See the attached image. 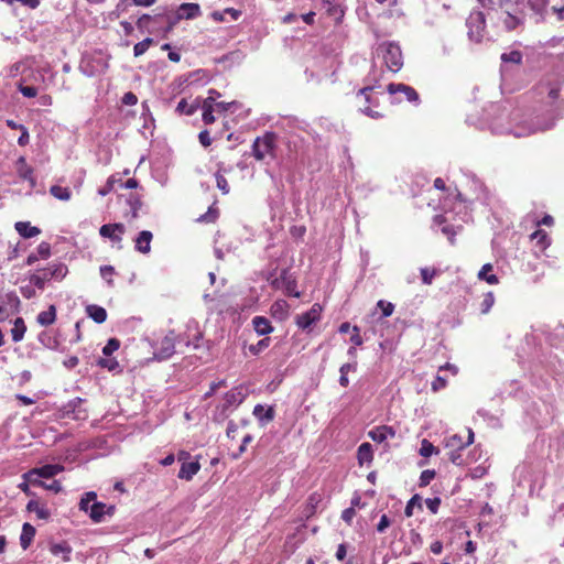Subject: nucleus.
<instances>
[{"mask_svg":"<svg viewBox=\"0 0 564 564\" xmlns=\"http://www.w3.org/2000/svg\"><path fill=\"white\" fill-rule=\"evenodd\" d=\"M357 98L360 102L359 110L364 115L372 119L383 118V112L380 109L378 93L375 91L372 86L360 88L357 93Z\"/></svg>","mask_w":564,"mask_h":564,"instance_id":"obj_1","label":"nucleus"},{"mask_svg":"<svg viewBox=\"0 0 564 564\" xmlns=\"http://www.w3.org/2000/svg\"><path fill=\"white\" fill-rule=\"evenodd\" d=\"M68 272L67 267L62 262L48 264L46 268L39 270L30 276V282L40 290L45 288V283L50 280H62Z\"/></svg>","mask_w":564,"mask_h":564,"instance_id":"obj_2","label":"nucleus"},{"mask_svg":"<svg viewBox=\"0 0 564 564\" xmlns=\"http://www.w3.org/2000/svg\"><path fill=\"white\" fill-rule=\"evenodd\" d=\"M275 148L276 135L273 132H267L253 141L252 155L257 161H263L268 156L274 159Z\"/></svg>","mask_w":564,"mask_h":564,"instance_id":"obj_3","label":"nucleus"},{"mask_svg":"<svg viewBox=\"0 0 564 564\" xmlns=\"http://www.w3.org/2000/svg\"><path fill=\"white\" fill-rule=\"evenodd\" d=\"M382 58L389 70L397 73L403 66V56L400 46L393 42L382 43L380 45Z\"/></svg>","mask_w":564,"mask_h":564,"instance_id":"obj_4","label":"nucleus"},{"mask_svg":"<svg viewBox=\"0 0 564 564\" xmlns=\"http://www.w3.org/2000/svg\"><path fill=\"white\" fill-rule=\"evenodd\" d=\"M468 36L471 41L479 43L484 39L486 30V18L481 11L471 12L467 19Z\"/></svg>","mask_w":564,"mask_h":564,"instance_id":"obj_5","label":"nucleus"},{"mask_svg":"<svg viewBox=\"0 0 564 564\" xmlns=\"http://www.w3.org/2000/svg\"><path fill=\"white\" fill-rule=\"evenodd\" d=\"M322 306L318 303L312 305V307L296 316V325L301 329L310 328L314 323L321 319Z\"/></svg>","mask_w":564,"mask_h":564,"instance_id":"obj_6","label":"nucleus"},{"mask_svg":"<svg viewBox=\"0 0 564 564\" xmlns=\"http://www.w3.org/2000/svg\"><path fill=\"white\" fill-rule=\"evenodd\" d=\"M387 91L392 96L397 94H402L404 96V99L409 102H413L415 105L420 102V96L417 91L409 85L402 83H390L387 86Z\"/></svg>","mask_w":564,"mask_h":564,"instance_id":"obj_7","label":"nucleus"},{"mask_svg":"<svg viewBox=\"0 0 564 564\" xmlns=\"http://www.w3.org/2000/svg\"><path fill=\"white\" fill-rule=\"evenodd\" d=\"M126 231V227L121 223L106 224L99 229V234L104 238L110 239L112 242L119 243L122 240V235Z\"/></svg>","mask_w":564,"mask_h":564,"instance_id":"obj_8","label":"nucleus"},{"mask_svg":"<svg viewBox=\"0 0 564 564\" xmlns=\"http://www.w3.org/2000/svg\"><path fill=\"white\" fill-rule=\"evenodd\" d=\"M530 239L534 242V247L541 253H544L552 243L551 237L543 229H536L530 235Z\"/></svg>","mask_w":564,"mask_h":564,"instance_id":"obj_9","label":"nucleus"},{"mask_svg":"<svg viewBox=\"0 0 564 564\" xmlns=\"http://www.w3.org/2000/svg\"><path fill=\"white\" fill-rule=\"evenodd\" d=\"M368 436L377 443H382L388 438H393L395 436V431L392 426L389 425H380L368 432Z\"/></svg>","mask_w":564,"mask_h":564,"instance_id":"obj_10","label":"nucleus"},{"mask_svg":"<svg viewBox=\"0 0 564 564\" xmlns=\"http://www.w3.org/2000/svg\"><path fill=\"white\" fill-rule=\"evenodd\" d=\"M474 443V432L471 429H467V440L464 441L458 434H454L446 440V447L452 449H464Z\"/></svg>","mask_w":564,"mask_h":564,"instance_id":"obj_11","label":"nucleus"},{"mask_svg":"<svg viewBox=\"0 0 564 564\" xmlns=\"http://www.w3.org/2000/svg\"><path fill=\"white\" fill-rule=\"evenodd\" d=\"M200 15V7L197 3L185 2L178 7L176 20L195 19Z\"/></svg>","mask_w":564,"mask_h":564,"instance_id":"obj_12","label":"nucleus"},{"mask_svg":"<svg viewBox=\"0 0 564 564\" xmlns=\"http://www.w3.org/2000/svg\"><path fill=\"white\" fill-rule=\"evenodd\" d=\"M282 284L285 293L289 296L300 297L301 293L296 290L297 283L295 278L290 273L288 269L282 270Z\"/></svg>","mask_w":564,"mask_h":564,"instance_id":"obj_13","label":"nucleus"},{"mask_svg":"<svg viewBox=\"0 0 564 564\" xmlns=\"http://www.w3.org/2000/svg\"><path fill=\"white\" fill-rule=\"evenodd\" d=\"M113 507L110 506V507H107L106 503L104 502H98V501H93L91 506H90V511H89V517L90 519L98 523V522H101L102 519H104V516L108 512V513H112L113 511Z\"/></svg>","mask_w":564,"mask_h":564,"instance_id":"obj_14","label":"nucleus"},{"mask_svg":"<svg viewBox=\"0 0 564 564\" xmlns=\"http://www.w3.org/2000/svg\"><path fill=\"white\" fill-rule=\"evenodd\" d=\"M252 326L259 336L269 335L273 332L271 322L264 316H254L252 318Z\"/></svg>","mask_w":564,"mask_h":564,"instance_id":"obj_15","label":"nucleus"},{"mask_svg":"<svg viewBox=\"0 0 564 564\" xmlns=\"http://www.w3.org/2000/svg\"><path fill=\"white\" fill-rule=\"evenodd\" d=\"M62 470H63V467L59 465L47 464L40 468H33V469L29 470V476L36 475L42 478H52V477L56 476L58 473H61Z\"/></svg>","mask_w":564,"mask_h":564,"instance_id":"obj_16","label":"nucleus"},{"mask_svg":"<svg viewBox=\"0 0 564 564\" xmlns=\"http://www.w3.org/2000/svg\"><path fill=\"white\" fill-rule=\"evenodd\" d=\"M153 235L149 230H142L135 239V249L141 253H149Z\"/></svg>","mask_w":564,"mask_h":564,"instance_id":"obj_17","label":"nucleus"},{"mask_svg":"<svg viewBox=\"0 0 564 564\" xmlns=\"http://www.w3.org/2000/svg\"><path fill=\"white\" fill-rule=\"evenodd\" d=\"M50 552L54 556L62 557V560L65 561V562H69L70 561L72 547L65 541L59 542V543H52L50 545Z\"/></svg>","mask_w":564,"mask_h":564,"instance_id":"obj_18","label":"nucleus"},{"mask_svg":"<svg viewBox=\"0 0 564 564\" xmlns=\"http://www.w3.org/2000/svg\"><path fill=\"white\" fill-rule=\"evenodd\" d=\"M242 400L243 394L239 388L229 390L224 398L223 411H226L234 405L240 404Z\"/></svg>","mask_w":564,"mask_h":564,"instance_id":"obj_19","label":"nucleus"},{"mask_svg":"<svg viewBox=\"0 0 564 564\" xmlns=\"http://www.w3.org/2000/svg\"><path fill=\"white\" fill-rule=\"evenodd\" d=\"M200 469V464L195 462H184L178 471V478L191 480Z\"/></svg>","mask_w":564,"mask_h":564,"instance_id":"obj_20","label":"nucleus"},{"mask_svg":"<svg viewBox=\"0 0 564 564\" xmlns=\"http://www.w3.org/2000/svg\"><path fill=\"white\" fill-rule=\"evenodd\" d=\"M17 170L18 174L21 178L30 181L32 185L35 184V180L33 177V169L26 163L24 156H21L17 161Z\"/></svg>","mask_w":564,"mask_h":564,"instance_id":"obj_21","label":"nucleus"},{"mask_svg":"<svg viewBox=\"0 0 564 564\" xmlns=\"http://www.w3.org/2000/svg\"><path fill=\"white\" fill-rule=\"evenodd\" d=\"M14 227L18 234L23 238H32L41 234L40 228L31 226L29 221H18Z\"/></svg>","mask_w":564,"mask_h":564,"instance_id":"obj_22","label":"nucleus"},{"mask_svg":"<svg viewBox=\"0 0 564 564\" xmlns=\"http://www.w3.org/2000/svg\"><path fill=\"white\" fill-rule=\"evenodd\" d=\"M86 313L97 324H102L107 319V311L96 304L87 305Z\"/></svg>","mask_w":564,"mask_h":564,"instance_id":"obj_23","label":"nucleus"},{"mask_svg":"<svg viewBox=\"0 0 564 564\" xmlns=\"http://www.w3.org/2000/svg\"><path fill=\"white\" fill-rule=\"evenodd\" d=\"M359 465L370 464L373 460V451L370 443H362L357 451Z\"/></svg>","mask_w":564,"mask_h":564,"instance_id":"obj_24","label":"nucleus"},{"mask_svg":"<svg viewBox=\"0 0 564 564\" xmlns=\"http://www.w3.org/2000/svg\"><path fill=\"white\" fill-rule=\"evenodd\" d=\"M26 510L30 512H35L36 517L42 520H47L51 517V513L45 508V506L41 505L40 501L35 499H32L28 502Z\"/></svg>","mask_w":564,"mask_h":564,"instance_id":"obj_25","label":"nucleus"},{"mask_svg":"<svg viewBox=\"0 0 564 564\" xmlns=\"http://www.w3.org/2000/svg\"><path fill=\"white\" fill-rule=\"evenodd\" d=\"M492 264L486 263L481 267L480 271L478 272V279L486 281L488 284L496 285L499 283V279L496 274L492 272Z\"/></svg>","mask_w":564,"mask_h":564,"instance_id":"obj_26","label":"nucleus"},{"mask_svg":"<svg viewBox=\"0 0 564 564\" xmlns=\"http://www.w3.org/2000/svg\"><path fill=\"white\" fill-rule=\"evenodd\" d=\"M36 321L42 326H50L56 321V307L54 305H50L47 311L41 312Z\"/></svg>","mask_w":564,"mask_h":564,"instance_id":"obj_27","label":"nucleus"},{"mask_svg":"<svg viewBox=\"0 0 564 564\" xmlns=\"http://www.w3.org/2000/svg\"><path fill=\"white\" fill-rule=\"evenodd\" d=\"M25 332L26 326L24 319L22 317H17L13 322V327L11 329L12 340L14 343L21 341L24 337Z\"/></svg>","mask_w":564,"mask_h":564,"instance_id":"obj_28","label":"nucleus"},{"mask_svg":"<svg viewBox=\"0 0 564 564\" xmlns=\"http://www.w3.org/2000/svg\"><path fill=\"white\" fill-rule=\"evenodd\" d=\"M35 528L33 525H31L30 523H24L23 527H22V533H21V536H20V544L22 546L23 550H26L34 535H35Z\"/></svg>","mask_w":564,"mask_h":564,"instance_id":"obj_29","label":"nucleus"},{"mask_svg":"<svg viewBox=\"0 0 564 564\" xmlns=\"http://www.w3.org/2000/svg\"><path fill=\"white\" fill-rule=\"evenodd\" d=\"M175 351L174 338L170 335L165 336L161 341V358H169Z\"/></svg>","mask_w":564,"mask_h":564,"instance_id":"obj_30","label":"nucleus"},{"mask_svg":"<svg viewBox=\"0 0 564 564\" xmlns=\"http://www.w3.org/2000/svg\"><path fill=\"white\" fill-rule=\"evenodd\" d=\"M50 194L58 200L67 202L72 198L70 189L59 185H52L50 187Z\"/></svg>","mask_w":564,"mask_h":564,"instance_id":"obj_31","label":"nucleus"},{"mask_svg":"<svg viewBox=\"0 0 564 564\" xmlns=\"http://www.w3.org/2000/svg\"><path fill=\"white\" fill-rule=\"evenodd\" d=\"M322 501V496L318 492H313L308 496L305 507L306 517L315 513L318 503Z\"/></svg>","mask_w":564,"mask_h":564,"instance_id":"obj_32","label":"nucleus"},{"mask_svg":"<svg viewBox=\"0 0 564 564\" xmlns=\"http://www.w3.org/2000/svg\"><path fill=\"white\" fill-rule=\"evenodd\" d=\"M505 8H506V11H505L506 15L502 20L503 25L508 31H513L517 26H519L522 23V19L517 15L511 14L509 12L507 6Z\"/></svg>","mask_w":564,"mask_h":564,"instance_id":"obj_33","label":"nucleus"},{"mask_svg":"<svg viewBox=\"0 0 564 564\" xmlns=\"http://www.w3.org/2000/svg\"><path fill=\"white\" fill-rule=\"evenodd\" d=\"M99 272L101 278L106 281L107 285L109 288H113V276L117 275L116 269L112 265H101Z\"/></svg>","mask_w":564,"mask_h":564,"instance_id":"obj_34","label":"nucleus"},{"mask_svg":"<svg viewBox=\"0 0 564 564\" xmlns=\"http://www.w3.org/2000/svg\"><path fill=\"white\" fill-rule=\"evenodd\" d=\"M198 108V105L197 104H192L189 105L186 99H181L177 104V107H176V111L180 113V115H187V116H191L193 113L196 112Z\"/></svg>","mask_w":564,"mask_h":564,"instance_id":"obj_35","label":"nucleus"},{"mask_svg":"<svg viewBox=\"0 0 564 564\" xmlns=\"http://www.w3.org/2000/svg\"><path fill=\"white\" fill-rule=\"evenodd\" d=\"M495 304V295L492 292H487L479 304V311L481 314H487Z\"/></svg>","mask_w":564,"mask_h":564,"instance_id":"obj_36","label":"nucleus"},{"mask_svg":"<svg viewBox=\"0 0 564 564\" xmlns=\"http://www.w3.org/2000/svg\"><path fill=\"white\" fill-rule=\"evenodd\" d=\"M271 344V338L270 337H264L262 339H260L257 344H252L249 346V351L250 354L257 356L259 354H261L263 350H265Z\"/></svg>","mask_w":564,"mask_h":564,"instance_id":"obj_37","label":"nucleus"},{"mask_svg":"<svg viewBox=\"0 0 564 564\" xmlns=\"http://www.w3.org/2000/svg\"><path fill=\"white\" fill-rule=\"evenodd\" d=\"M414 507H417L420 510L423 509L422 507V499L419 495H414L406 503L404 509V514L410 518L413 516Z\"/></svg>","mask_w":564,"mask_h":564,"instance_id":"obj_38","label":"nucleus"},{"mask_svg":"<svg viewBox=\"0 0 564 564\" xmlns=\"http://www.w3.org/2000/svg\"><path fill=\"white\" fill-rule=\"evenodd\" d=\"M253 414L259 419H265L267 421H271L274 417V411L272 408L264 409L263 405L257 404L253 409Z\"/></svg>","mask_w":564,"mask_h":564,"instance_id":"obj_39","label":"nucleus"},{"mask_svg":"<svg viewBox=\"0 0 564 564\" xmlns=\"http://www.w3.org/2000/svg\"><path fill=\"white\" fill-rule=\"evenodd\" d=\"M154 43L153 39L147 37L143 41L137 43L133 47V54L135 57L143 55L149 47Z\"/></svg>","mask_w":564,"mask_h":564,"instance_id":"obj_40","label":"nucleus"},{"mask_svg":"<svg viewBox=\"0 0 564 564\" xmlns=\"http://www.w3.org/2000/svg\"><path fill=\"white\" fill-rule=\"evenodd\" d=\"M482 8L488 10H496L497 8L505 9L509 4V0H478Z\"/></svg>","mask_w":564,"mask_h":564,"instance_id":"obj_41","label":"nucleus"},{"mask_svg":"<svg viewBox=\"0 0 564 564\" xmlns=\"http://www.w3.org/2000/svg\"><path fill=\"white\" fill-rule=\"evenodd\" d=\"M440 271L435 268H422L421 269V278L422 282L426 285L432 284L433 279L438 275Z\"/></svg>","mask_w":564,"mask_h":564,"instance_id":"obj_42","label":"nucleus"},{"mask_svg":"<svg viewBox=\"0 0 564 564\" xmlns=\"http://www.w3.org/2000/svg\"><path fill=\"white\" fill-rule=\"evenodd\" d=\"M433 454H438L437 447H435L430 441L424 438L421 443L420 455L423 457H430Z\"/></svg>","mask_w":564,"mask_h":564,"instance_id":"obj_43","label":"nucleus"},{"mask_svg":"<svg viewBox=\"0 0 564 564\" xmlns=\"http://www.w3.org/2000/svg\"><path fill=\"white\" fill-rule=\"evenodd\" d=\"M96 498H97L96 492H94V491L86 492L84 495V497L80 499L79 509L85 512H89L90 506H91L90 503H93V501H95Z\"/></svg>","mask_w":564,"mask_h":564,"instance_id":"obj_44","label":"nucleus"},{"mask_svg":"<svg viewBox=\"0 0 564 564\" xmlns=\"http://www.w3.org/2000/svg\"><path fill=\"white\" fill-rule=\"evenodd\" d=\"M98 366L109 371H117L119 362L115 358H99Z\"/></svg>","mask_w":564,"mask_h":564,"instance_id":"obj_45","label":"nucleus"},{"mask_svg":"<svg viewBox=\"0 0 564 564\" xmlns=\"http://www.w3.org/2000/svg\"><path fill=\"white\" fill-rule=\"evenodd\" d=\"M202 109H203L202 119H203L204 123L205 124L214 123L216 121V118L214 116L215 108L213 106L206 105V106H202Z\"/></svg>","mask_w":564,"mask_h":564,"instance_id":"obj_46","label":"nucleus"},{"mask_svg":"<svg viewBox=\"0 0 564 564\" xmlns=\"http://www.w3.org/2000/svg\"><path fill=\"white\" fill-rule=\"evenodd\" d=\"M502 62L521 64L522 54L520 51H511L510 53H503L501 55Z\"/></svg>","mask_w":564,"mask_h":564,"instance_id":"obj_47","label":"nucleus"},{"mask_svg":"<svg viewBox=\"0 0 564 564\" xmlns=\"http://www.w3.org/2000/svg\"><path fill=\"white\" fill-rule=\"evenodd\" d=\"M120 347V340L117 338H110L106 346L102 348V354L105 356L112 355L116 350H118Z\"/></svg>","mask_w":564,"mask_h":564,"instance_id":"obj_48","label":"nucleus"},{"mask_svg":"<svg viewBox=\"0 0 564 564\" xmlns=\"http://www.w3.org/2000/svg\"><path fill=\"white\" fill-rule=\"evenodd\" d=\"M436 476L435 470L433 469H425L421 473L420 476V487H426Z\"/></svg>","mask_w":564,"mask_h":564,"instance_id":"obj_49","label":"nucleus"},{"mask_svg":"<svg viewBox=\"0 0 564 564\" xmlns=\"http://www.w3.org/2000/svg\"><path fill=\"white\" fill-rule=\"evenodd\" d=\"M377 307L381 310L383 317H389L393 314L394 305L384 300H380L377 303Z\"/></svg>","mask_w":564,"mask_h":564,"instance_id":"obj_50","label":"nucleus"},{"mask_svg":"<svg viewBox=\"0 0 564 564\" xmlns=\"http://www.w3.org/2000/svg\"><path fill=\"white\" fill-rule=\"evenodd\" d=\"M527 1H528L529 7L531 8V10L539 14H541L545 10V8L549 3V0H527Z\"/></svg>","mask_w":564,"mask_h":564,"instance_id":"obj_51","label":"nucleus"},{"mask_svg":"<svg viewBox=\"0 0 564 564\" xmlns=\"http://www.w3.org/2000/svg\"><path fill=\"white\" fill-rule=\"evenodd\" d=\"M215 177L217 187L223 192V194H228L230 188L225 175L221 174L220 172H217L215 174Z\"/></svg>","mask_w":564,"mask_h":564,"instance_id":"obj_52","label":"nucleus"},{"mask_svg":"<svg viewBox=\"0 0 564 564\" xmlns=\"http://www.w3.org/2000/svg\"><path fill=\"white\" fill-rule=\"evenodd\" d=\"M442 232L447 237L451 245H455V236L457 234V229L452 225H444L442 227Z\"/></svg>","mask_w":564,"mask_h":564,"instance_id":"obj_53","label":"nucleus"},{"mask_svg":"<svg viewBox=\"0 0 564 564\" xmlns=\"http://www.w3.org/2000/svg\"><path fill=\"white\" fill-rule=\"evenodd\" d=\"M446 387L447 380L440 375L436 376L431 386L433 392H438L440 390L445 389Z\"/></svg>","mask_w":564,"mask_h":564,"instance_id":"obj_54","label":"nucleus"},{"mask_svg":"<svg viewBox=\"0 0 564 564\" xmlns=\"http://www.w3.org/2000/svg\"><path fill=\"white\" fill-rule=\"evenodd\" d=\"M41 259H47L51 256V245L42 241L37 247V253Z\"/></svg>","mask_w":564,"mask_h":564,"instance_id":"obj_55","label":"nucleus"},{"mask_svg":"<svg viewBox=\"0 0 564 564\" xmlns=\"http://www.w3.org/2000/svg\"><path fill=\"white\" fill-rule=\"evenodd\" d=\"M128 202L131 206L133 217H137L138 210L142 205L140 197L138 195L131 194Z\"/></svg>","mask_w":564,"mask_h":564,"instance_id":"obj_56","label":"nucleus"},{"mask_svg":"<svg viewBox=\"0 0 564 564\" xmlns=\"http://www.w3.org/2000/svg\"><path fill=\"white\" fill-rule=\"evenodd\" d=\"M219 97H220L219 91H217L216 89H209L208 97L206 99H204L202 106L209 105V106H213L214 108H216L215 104H216L217 98H219Z\"/></svg>","mask_w":564,"mask_h":564,"instance_id":"obj_57","label":"nucleus"},{"mask_svg":"<svg viewBox=\"0 0 564 564\" xmlns=\"http://www.w3.org/2000/svg\"><path fill=\"white\" fill-rule=\"evenodd\" d=\"M425 505L427 507V509L432 512V513H437L438 512V508L441 506V498L438 497H435V498H429L425 500Z\"/></svg>","mask_w":564,"mask_h":564,"instance_id":"obj_58","label":"nucleus"},{"mask_svg":"<svg viewBox=\"0 0 564 564\" xmlns=\"http://www.w3.org/2000/svg\"><path fill=\"white\" fill-rule=\"evenodd\" d=\"M116 182V178L113 176H110L107 180L106 185L98 189V194L101 196L108 195L113 189V185Z\"/></svg>","mask_w":564,"mask_h":564,"instance_id":"obj_59","label":"nucleus"},{"mask_svg":"<svg viewBox=\"0 0 564 564\" xmlns=\"http://www.w3.org/2000/svg\"><path fill=\"white\" fill-rule=\"evenodd\" d=\"M217 218V212L209 208L207 213H205L204 215H200L198 218H197V221H200V223H214Z\"/></svg>","mask_w":564,"mask_h":564,"instance_id":"obj_60","label":"nucleus"},{"mask_svg":"<svg viewBox=\"0 0 564 564\" xmlns=\"http://www.w3.org/2000/svg\"><path fill=\"white\" fill-rule=\"evenodd\" d=\"M19 91L28 98H34L37 95V89L33 86H19Z\"/></svg>","mask_w":564,"mask_h":564,"instance_id":"obj_61","label":"nucleus"},{"mask_svg":"<svg viewBox=\"0 0 564 564\" xmlns=\"http://www.w3.org/2000/svg\"><path fill=\"white\" fill-rule=\"evenodd\" d=\"M23 479L30 482V485L37 486V487H44L45 482L40 479V476L36 475H30L29 471L23 474Z\"/></svg>","mask_w":564,"mask_h":564,"instance_id":"obj_62","label":"nucleus"},{"mask_svg":"<svg viewBox=\"0 0 564 564\" xmlns=\"http://www.w3.org/2000/svg\"><path fill=\"white\" fill-rule=\"evenodd\" d=\"M354 334L350 336V341L355 345V346H361L362 343H364V339L362 337L360 336V329L358 326H352L351 327Z\"/></svg>","mask_w":564,"mask_h":564,"instance_id":"obj_63","label":"nucleus"},{"mask_svg":"<svg viewBox=\"0 0 564 564\" xmlns=\"http://www.w3.org/2000/svg\"><path fill=\"white\" fill-rule=\"evenodd\" d=\"M356 516V511L352 507H349L347 509H345L343 512H341V519L347 523V524H351L352 522V519L355 518Z\"/></svg>","mask_w":564,"mask_h":564,"instance_id":"obj_64","label":"nucleus"}]
</instances>
